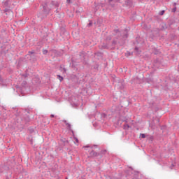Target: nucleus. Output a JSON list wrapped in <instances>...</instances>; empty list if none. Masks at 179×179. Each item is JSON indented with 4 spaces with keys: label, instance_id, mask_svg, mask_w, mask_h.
Returning a JSON list of instances; mask_svg holds the SVG:
<instances>
[{
    "label": "nucleus",
    "instance_id": "nucleus-27",
    "mask_svg": "<svg viewBox=\"0 0 179 179\" xmlns=\"http://www.w3.org/2000/svg\"><path fill=\"white\" fill-rule=\"evenodd\" d=\"M22 87H24V89H25L26 86H27V81L24 80L22 84H21Z\"/></svg>",
    "mask_w": 179,
    "mask_h": 179
},
{
    "label": "nucleus",
    "instance_id": "nucleus-1",
    "mask_svg": "<svg viewBox=\"0 0 179 179\" xmlns=\"http://www.w3.org/2000/svg\"><path fill=\"white\" fill-rule=\"evenodd\" d=\"M42 10L38 14V17L41 19V20H43L45 19L50 13H51L52 8L50 6V1H45L41 4Z\"/></svg>",
    "mask_w": 179,
    "mask_h": 179
},
{
    "label": "nucleus",
    "instance_id": "nucleus-22",
    "mask_svg": "<svg viewBox=\"0 0 179 179\" xmlns=\"http://www.w3.org/2000/svg\"><path fill=\"white\" fill-rule=\"evenodd\" d=\"M79 56L80 57V58H85V57H86V52H85L84 51H81L79 52Z\"/></svg>",
    "mask_w": 179,
    "mask_h": 179
},
{
    "label": "nucleus",
    "instance_id": "nucleus-45",
    "mask_svg": "<svg viewBox=\"0 0 179 179\" xmlns=\"http://www.w3.org/2000/svg\"><path fill=\"white\" fill-rule=\"evenodd\" d=\"M95 55H97V57H100V55H101V52H97L96 53H95Z\"/></svg>",
    "mask_w": 179,
    "mask_h": 179
},
{
    "label": "nucleus",
    "instance_id": "nucleus-59",
    "mask_svg": "<svg viewBox=\"0 0 179 179\" xmlns=\"http://www.w3.org/2000/svg\"><path fill=\"white\" fill-rule=\"evenodd\" d=\"M158 122H160V120L157 119Z\"/></svg>",
    "mask_w": 179,
    "mask_h": 179
},
{
    "label": "nucleus",
    "instance_id": "nucleus-40",
    "mask_svg": "<svg viewBox=\"0 0 179 179\" xmlns=\"http://www.w3.org/2000/svg\"><path fill=\"white\" fill-rule=\"evenodd\" d=\"M27 139L29 141L31 145H33V138H31V137H28Z\"/></svg>",
    "mask_w": 179,
    "mask_h": 179
},
{
    "label": "nucleus",
    "instance_id": "nucleus-21",
    "mask_svg": "<svg viewBox=\"0 0 179 179\" xmlns=\"http://www.w3.org/2000/svg\"><path fill=\"white\" fill-rule=\"evenodd\" d=\"M111 40H113V36L109 35V36H106V43H110V41H111Z\"/></svg>",
    "mask_w": 179,
    "mask_h": 179
},
{
    "label": "nucleus",
    "instance_id": "nucleus-17",
    "mask_svg": "<svg viewBox=\"0 0 179 179\" xmlns=\"http://www.w3.org/2000/svg\"><path fill=\"white\" fill-rule=\"evenodd\" d=\"M120 121H122V122H128V117L120 116L117 121L118 124H120Z\"/></svg>",
    "mask_w": 179,
    "mask_h": 179
},
{
    "label": "nucleus",
    "instance_id": "nucleus-20",
    "mask_svg": "<svg viewBox=\"0 0 179 179\" xmlns=\"http://www.w3.org/2000/svg\"><path fill=\"white\" fill-rule=\"evenodd\" d=\"M62 142H63V145L64 146H66V145H68L69 143V141H68L66 138H62Z\"/></svg>",
    "mask_w": 179,
    "mask_h": 179
},
{
    "label": "nucleus",
    "instance_id": "nucleus-8",
    "mask_svg": "<svg viewBox=\"0 0 179 179\" xmlns=\"http://www.w3.org/2000/svg\"><path fill=\"white\" fill-rule=\"evenodd\" d=\"M61 3H59L58 1H54L52 0L51 1H49V5L51 7V9L56 8H59V5Z\"/></svg>",
    "mask_w": 179,
    "mask_h": 179
},
{
    "label": "nucleus",
    "instance_id": "nucleus-55",
    "mask_svg": "<svg viewBox=\"0 0 179 179\" xmlns=\"http://www.w3.org/2000/svg\"><path fill=\"white\" fill-rule=\"evenodd\" d=\"M173 82H175V83L177 82V79L174 78Z\"/></svg>",
    "mask_w": 179,
    "mask_h": 179
},
{
    "label": "nucleus",
    "instance_id": "nucleus-18",
    "mask_svg": "<svg viewBox=\"0 0 179 179\" xmlns=\"http://www.w3.org/2000/svg\"><path fill=\"white\" fill-rule=\"evenodd\" d=\"M166 24L168 25V27L170 29H171V26H173V24H174V20H169L168 21V23H166Z\"/></svg>",
    "mask_w": 179,
    "mask_h": 179
},
{
    "label": "nucleus",
    "instance_id": "nucleus-44",
    "mask_svg": "<svg viewBox=\"0 0 179 179\" xmlns=\"http://www.w3.org/2000/svg\"><path fill=\"white\" fill-rule=\"evenodd\" d=\"M172 12L174 13L176 12H177V7H174L173 9H172Z\"/></svg>",
    "mask_w": 179,
    "mask_h": 179
},
{
    "label": "nucleus",
    "instance_id": "nucleus-13",
    "mask_svg": "<svg viewBox=\"0 0 179 179\" xmlns=\"http://www.w3.org/2000/svg\"><path fill=\"white\" fill-rule=\"evenodd\" d=\"M152 54H154L155 55H159L160 54V50H159V49L153 46H152Z\"/></svg>",
    "mask_w": 179,
    "mask_h": 179
},
{
    "label": "nucleus",
    "instance_id": "nucleus-2",
    "mask_svg": "<svg viewBox=\"0 0 179 179\" xmlns=\"http://www.w3.org/2000/svg\"><path fill=\"white\" fill-rule=\"evenodd\" d=\"M117 40H118V37L113 38L111 42L103 43L101 45H99V50H115V47H117V44H118Z\"/></svg>",
    "mask_w": 179,
    "mask_h": 179
},
{
    "label": "nucleus",
    "instance_id": "nucleus-42",
    "mask_svg": "<svg viewBox=\"0 0 179 179\" xmlns=\"http://www.w3.org/2000/svg\"><path fill=\"white\" fill-rule=\"evenodd\" d=\"M120 88L121 90H122V89H124V84H122V83H120Z\"/></svg>",
    "mask_w": 179,
    "mask_h": 179
},
{
    "label": "nucleus",
    "instance_id": "nucleus-12",
    "mask_svg": "<svg viewBox=\"0 0 179 179\" xmlns=\"http://www.w3.org/2000/svg\"><path fill=\"white\" fill-rule=\"evenodd\" d=\"M120 0H108L109 6L111 8H115V2H118Z\"/></svg>",
    "mask_w": 179,
    "mask_h": 179
},
{
    "label": "nucleus",
    "instance_id": "nucleus-16",
    "mask_svg": "<svg viewBox=\"0 0 179 179\" xmlns=\"http://www.w3.org/2000/svg\"><path fill=\"white\" fill-rule=\"evenodd\" d=\"M52 51L55 54V57H62V52L57 50H52Z\"/></svg>",
    "mask_w": 179,
    "mask_h": 179
},
{
    "label": "nucleus",
    "instance_id": "nucleus-31",
    "mask_svg": "<svg viewBox=\"0 0 179 179\" xmlns=\"http://www.w3.org/2000/svg\"><path fill=\"white\" fill-rule=\"evenodd\" d=\"M145 82L147 83H152V82H153V79L150 78H148L145 79Z\"/></svg>",
    "mask_w": 179,
    "mask_h": 179
},
{
    "label": "nucleus",
    "instance_id": "nucleus-24",
    "mask_svg": "<svg viewBox=\"0 0 179 179\" xmlns=\"http://www.w3.org/2000/svg\"><path fill=\"white\" fill-rule=\"evenodd\" d=\"M147 138H148V139L151 141V142H153V140L155 139V137L153 136H150L149 134H147Z\"/></svg>",
    "mask_w": 179,
    "mask_h": 179
},
{
    "label": "nucleus",
    "instance_id": "nucleus-25",
    "mask_svg": "<svg viewBox=\"0 0 179 179\" xmlns=\"http://www.w3.org/2000/svg\"><path fill=\"white\" fill-rule=\"evenodd\" d=\"M59 68H60L59 70L61 71V72H63V73H66V69L65 67L63 68L62 66H60Z\"/></svg>",
    "mask_w": 179,
    "mask_h": 179
},
{
    "label": "nucleus",
    "instance_id": "nucleus-9",
    "mask_svg": "<svg viewBox=\"0 0 179 179\" xmlns=\"http://www.w3.org/2000/svg\"><path fill=\"white\" fill-rule=\"evenodd\" d=\"M129 30L130 29L128 28L124 29V34L122 35L123 40H126V38H128V37H129Z\"/></svg>",
    "mask_w": 179,
    "mask_h": 179
},
{
    "label": "nucleus",
    "instance_id": "nucleus-29",
    "mask_svg": "<svg viewBox=\"0 0 179 179\" xmlns=\"http://www.w3.org/2000/svg\"><path fill=\"white\" fill-rule=\"evenodd\" d=\"M99 64H96L94 66H92L93 69H95V71H99Z\"/></svg>",
    "mask_w": 179,
    "mask_h": 179
},
{
    "label": "nucleus",
    "instance_id": "nucleus-6",
    "mask_svg": "<svg viewBox=\"0 0 179 179\" xmlns=\"http://www.w3.org/2000/svg\"><path fill=\"white\" fill-rule=\"evenodd\" d=\"M149 105L150 108L155 113H157L159 111V103H156L155 100H151L149 101Z\"/></svg>",
    "mask_w": 179,
    "mask_h": 179
},
{
    "label": "nucleus",
    "instance_id": "nucleus-54",
    "mask_svg": "<svg viewBox=\"0 0 179 179\" xmlns=\"http://www.w3.org/2000/svg\"><path fill=\"white\" fill-rule=\"evenodd\" d=\"M96 23H100V19H97Z\"/></svg>",
    "mask_w": 179,
    "mask_h": 179
},
{
    "label": "nucleus",
    "instance_id": "nucleus-28",
    "mask_svg": "<svg viewBox=\"0 0 179 179\" xmlns=\"http://www.w3.org/2000/svg\"><path fill=\"white\" fill-rule=\"evenodd\" d=\"M28 131H29V134H34V129L31 127L28 128Z\"/></svg>",
    "mask_w": 179,
    "mask_h": 179
},
{
    "label": "nucleus",
    "instance_id": "nucleus-15",
    "mask_svg": "<svg viewBox=\"0 0 179 179\" xmlns=\"http://www.w3.org/2000/svg\"><path fill=\"white\" fill-rule=\"evenodd\" d=\"M3 3V8H10L11 1L10 0H6Z\"/></svg>",
    "mask_w": 179,
    "mask_h": 179
},
{
    "label": "nucleus",
    "instance_id": "nucleus-62",
    "mask_svg": "<svg viewBox=\"0 0 179 179\" xmlns=\"http://www.w3.org/2000/svg\"><path fill=\"white\" fill-rule=\"evenodd\" d=\"M94 24H96V22H94Z\"/></svg>",
    "mask_w": 179,
    "mask_h": 179
},
{
    "label": "nucleus",
    "instance_id": "nucleus-32",
    "mask_svg": "<svg viewBox=\"0 0 179 179\" xmlns=\"http://www.w3.org/2000/svg\"><path fill=\"white\" fill-rule=\"evenodd\" d=\"M123 128H124V129H127V130H128V129H129V124H124V125H123Z\"/></svg>",
    "mask_w": 179,
    "mask_h": 179
},
{
    "label": "nucleus",
    "instance_id": "nucleus-52",
    "mask_svg": "<svg viewBox=\"0 0 179 179\" xmlns=\"http://www.w3.org/2000/svg\"><path fill=\"white\" fill-rule=\"evenodd\" d=\"M67 3H71V0H66Z\"/></svg>",
    "mask_w": 179,
    "mask_h": 179
},
{
    "label": "nucleus",
    "instance_id": "nucleus-48",
    "mask_svg": "<svg viewBox=\"0 0 179 179\" xmlns=\"http://www.w3.org/2000/svg\"><path fill=\"white\" fill-rule=\"evenodd\" d=\"M110 179H121V178H118V177H112V178H110Z\"/></svg>",
    "mask_w": 179,
    "mask_h": 179
},
{
    "label": "nucleus",
    "instance_id": "nucleus-51",
    "mask_svg": "<svg viewBox=\"0 0 179 179\" xmlns=\"http://www.w3.org/2000/svg\"><path fill=\"white\" fill-rule=\"evenodd\" d=\"M54 117H55V115H54L53 114H51L50 115V118H54Z\"/></svg>",
    "mask_w": 179,
    "mask_h": 179
},
{
    "label": "nucleus",
    "instance_id": "nucleus-7",
    "mask_svg": "<svg viewBox=\"0 0 179 179\" xmlns=\"http://www.w3.org/2000/svg\"><path fill=\"white\" fill-rule=\"evenodd\" d=\"M122 6L127 8L128 9H131V8H135V6H134V0H125Z\"/></svg>",
    "mask_w": 179,
    "mask_h": 179
},
{
    "label": "nucleus",
    "instance_id": "nucleus-35",
    "mask_svg": "<svg viewBox=\"0 0 179 179\" xmlns=\"http://www.w3.org/2000/svg\"><path fill=\"white\" fill-rule=\"evenodd\" d=\"M89 22H90V23L87 24V27H92V26H93V21L89 20Z\"/></svg>",
    "mask_w": 179,
    "mask_h": 179
},
{
    "label": "nucleus",
    "instance_id": "nucleus-47",
    "mask_svg": "<svg viewBox=\"0 0 179 179\" xmlns=\"http://www.w3.org/2000/svg\"><path fill=\"white\" fill-rule=\"evenodd\" d=\"M57 9L55 10L56 13H59V8H56Z\"/></svg>",
    "mask_w": 179,
    "mask_h": 179
},
{
    "label": "nucleus",
    "instance_id": "nucleus-26",
    "mask_svg": "<svg viewBox=\"0 0 179 179\" xmlns=\"http://www.w3.org/2000/svg\"><path fill=\"white\" fill-rule=\"evenodd\" d=\"M99 145H93V146H91V145H85V146H84L83 148H84V149H86V148H91V149H93V147L94 148H97Z\"/></svg>",
    "mask_w": 179,
    "mask_h": 179
},
{
    "label": "nucleus",
    "instance_id": "nucleus-5",
    "mask_svg": "<svg viewBox=\"0 0 179 179\" xmlns=\"http://www.w3.org/2000/svg\"><path fill=\"white\" fill-rule=\"evenodd\" d=\"M27 59L30 62H32V64H34L37 61V53L35 50L29 51L27 55Z\"/></svg>",
    "mask_w": 179,
    "mask_h": 179
},
{
    "label": "nucleus",
    "instance_id": "nucleus-11",
    "mask_svg": "<svg viewBox=\"0 0 179 179\" xmlns=\"http://www.w3.org/2000/svg\"><path fill=\"white\" fill-rule=\"evenodd\" d=\"M20 76L22 79H26L27 78H29V76H30V74H29V70L26 69L24 73L20 74Z\"/></svg>",
    "mask_w": 179,
    "mask_h": 179
},
{
    "label": "nucleus",
    "instance_id": "nucleus-23",
    "mask_svg": "<svg viewBox=\"0 0 179 179\" xmlns=\"http://www.w3.org/2000/svg\"><path fill=\"white\" fill-rule=\"evenodd\" d=\"M66 33V29L64 27L60 28V34H65Z\"/></svg>",
    "mask_w": 179,
    "mask_h": 179
},
{
    "label": "nucleus",
    "instance_id": "nucleus-61",
    "mask_svg": "<svg viewBox=\"0 0 179 179\" xmlns=\"http://www.w3.org/2000/svg\"><path fill=\"white\" fill-rule=\"evenodd\" d=\"M171 167H174V164H172Z\"/></svg>",
    "mask_w": 179,
    "mask_h": 179
},
{
    "label": "nucleus",
    "instance_id": "nucleus-53",
    "mask_svg": "<svg viewBox=\"0 0 179 179\" xmlns=\"http://www.w3.org/2000/svg\"><path fill=\"white\" fill-rule=\"evenodd\" d=\"M173 6L176 7L177 6V3H173Z\"/></svg>",
    "mask_w": 179,
    "mask_h": 179
},
{
    "label": "nucleus",
    "instance_id": "nucleus-33",
    "mask_svg": "<svg viewBox=\"0 0 179 179\" xmlns=\"http://www.w3.org/2000/svg\"><path fill=\"white\" fill-rule=\"evenodd\" d=\"M140 137H141L142 139H145V138H148V135L145 134H140Z\"/></svg>",
    "mask_w": 179,
    "mask_h": 179
},
{
    "label": "nucleus",
    "instance_id": "nucleus-46",
    "mask_svg": "<svg viewBox=\"0 0 179 179\" xmlns=\"http://www.w3.org/2000/svg\"><path fill=\"white\" fill-rule=\"evenodd\" d=\"M101 117H103V118H106V117H107V115L106 113H102Z\"/></svg>",
    "mask_w": 179,
    "mask_h": 179
},
{
    "label": "nucleus",
    "instance_id": "nucleus-14",
    "mask_svg": "<svg viewBox=\"0 0 179 179\" xmlns=\"http://www.w3.org/2000/svg\"><path fill=\"white\" fill-rule=\"evenodd\" d=\"M63 122L65 123V124L66 125L67 129L69 131H70L71 132H72V134H73V130L71 128V124L68 123V122L66 120H63Z\"/></svg>",
    "mask_w": 179,
    "mask_h": 179
},
{
    "label": "nucleus",
    "instance_id": "nucleus-10",
    "mask_svg": "<svg viewBox=\"0 0 179 179\" xmlns=\"http://www.w3.org/2000/svg\"><path fill=\"white\" fill-rule=\"evenodd\" d=\"M160 27H161V30L162 31H164L165 30H170L169 25H167V23H166V22H162L160 24Z\"/></svg>",
    "mask_w": 179,
    "mask_h": 179
},
{
    "label": "nucleus",
    "instance_id": "nucleus-60",
    "mask_svg": "<svg viewBox=\"0 0 179 179\" xmlns=\"http://www.w3.org/2000/svg\"><path fill=\"white\" fill-rule=\"evenodd\" d=\"M136 43H137V44H139V42H138V41H136Z\"/></svg>",
    "mask_w": 179,
    "mask_h": 179
},
{
    "label": "nucleus",
    "instance_id": "nucleus-34",
    "mask_svg": "<svg viewBox=\"0 0 179 179\" xmlns=\"http://www.w3.org/2000/svg\"><path fill=\"white\" fill-rule=\"evenodd\" d=\"M11 11H12V10L9 7H6V8L3 10V12H5V13H6V12H11Z\"/></svg>",
    "mask_w": 179,
    "mask_h": 179
},
{
    "label": "nucleus",
    "instance_id": "nucleus-4",
    "mask_svg": "<svg viewBox=\"0 0 179 179\" xmlns=\"http://www.w3.org/2000/svg\"><path fill=\"white\" fill-rule=\"evenodd\" d=\"M106 153H107V150H101L100 152H97L92 150L90 152V157H91V159H96L98 162H101Z\"/></svg>",
    "mask_w": 179,
    "mask_h": 179
},
{
    "label": "nucleus",
    "instance_id": "nucleus-56",
    "mask_svg": "<svg viewBox=\"0 0 179 179\" xmlns=\"http://www.w3.org/2000/svg\"><path fill=\"white\" fill-rule=\"evenodd\" d=\"M27 114H30V110H27Z\"/></svg>",
    "mask_w": 179,
    "mask_h": 179
},
{
    "label": "nucleus",
    "instance_id": "nucleus-30",
    "mask_svg": "<svg viewBox=\"0 0 179 179\" xmlns=\"http://www.w3.org/2000/svg\"><path fill=\"white\" fill-rule=\"evenodd\" d=\"M57 79H59V80L60 81V82H62V80H64V77H62L61 75H59V74H58L57 76Z\"/></svg>",
    "mask_w": 179,
    "mask_h": 179
},
{
    "label": "nucleus",
    "instance_id": "nucleus-38",
    "mask_svg": "<svg viewBox=\"0 0 179 179\" xmlns=\"http://www.w3.org/2000/svg\"><path fill=\"white\" fill-rule=\"evenodd\" d=\"M165 13H166V10H162L159 11V15L160 16H163V15H164Z\"/></svg>",
    "mask_w": 179,
    "mask_h": 179
},
{
    "label": "nucleus",
    "instance_id": "nucleus-57",
    "mask_svg": "<svg viewBox=\"0 0 179 179\" xmlns=\"http://www.w3.org/2000/svg\"><path fill=\"white\" fill-rule=\"evenodd\" d=\"M129 169H131V170H134V169L132 168V166H130Z\"/></svg>",
    "mask_w": 179,
    "mask_h": 179
},
{
    "label": "nucleus",
    "instance_id": "nucleus-43",
    "mask_svg": "<svg viewBox=\"0 0 179 179\" xmlns=\"http://www.w3.org/2000/svg\"><path fill=\"white\" fill-rule=\"evenodd\" d=\"M113 31H114V33H115L116 34H118V33H120V29H114Z\"/></svg>",
    "mask_w": 179,
    "mask_h": 179
},
{
    "label": "nucleus",
    "instance_id": "nucleus-41",
    "mask_svg": "<svg viewBox=\"0 0 179 179\" xmlns=\"http://www.w3.org/2000/svg\"><path fill=\"white\" fill-rule=\"evenodd\" d=\"M3 173V166L0 165V174H2Z\"/></svg>",
    "mask_w": 179,
    "mask_h": 179
},
{
    "label": "nucleus",
    "instance_id": "nucleus-50",
    "mask_svg": "<svg viewBox=\"0 0 179 179\" xmlns=\"http://www.w3.org/2000/svg\"><path fill=\"white\" fill-rule=\"evenodd\" d=\"M161 129H166V126H164H164H162V127H161Z\"/></svg>",
    "mask_w": 179,
    "mask_h": 179
},
{
    "label": "nucleus",
    "instance_id": "nucleus-19",
    "mask_svg": "<svg viewBox=\"0 0 179 179\" xmlns=\"http://www.w3.org/2000/svg\"><path fill=\"white\" fill-rule=\"evenodd\" d=\"M72 103L74 104V106L78 105V99H76V96H72L71 97Z\"/></svg>",
    "mask_w": 179,
    "mask_h": 179
},
{
    "label": "nucleus",
    "instance_id": "nucleus-36",
    "mask_svg": "<svg viewBox=\"0 0 179 179\" xmlns=\"http://www.w3.org/2000/svg\"><path fill=\"white\" fill-rule=\"evenodd\" d=\"M154 64H155V65H159V64H160V60L159 59H155Z\"/></svg>",
    "mask_w": 179,
    "mask_h": 179
},
{
    "label": "nucleus",
    "instance_id": "nucleus-37",
    "mask_svg": "<svg viewBox=\"0 0 179 179\" xmlns=\"http://www.w3.org/2000/svg\"><path fill=\"white\" fill-rule=\"evenodd\" d=\"M134 51H136V52H137V54H141V50H139V48H138L136 46L134 48Z\"/></svg>",
    "mask_w": 179,
    "mask_h": 179
},
{
    "label": "nucleus",
    "instance_id": "nucleus-58",
    "mask_svg": "<svg viewBox=\"0 0 179 179\" xmlns=\"http://www.w3.org/2000/svg\"><path fill=\"white\" fill-rule=\"evenodd\" d=\"M137 1H139L140 2H142V1H143V0H137Z\"/></svg>",
    "mask_w": 179,
    "mask_h": 179
},
{
    "label": "nucleus",
    "instance_id": "nucleus-39",
    "mask_svg": "<svg viewBox=\"0 0 179 179\" xmlns=\"http://www.w3.org/2000/svg\"><path fill=\"white\" fill-rule=\"evenodd\" d=\"M43 55H47V54H48V50H47V49H43Z\"/></svg>",
    "mask_w": 179,
    "mask_h": 179
},
{
    "label": "nucleus",
    "instance_id": "nucleus-49",
    "mask_svg": "<svg viewBox=\"0 0 179 179\" xmlns=\"http://www.w3.org/2000/svg\"><path fill=\"white\" fill-rule=\"evenodd\" d=\"M74 139L76 140V142H77V143H79V139H78V138L75 137Z\"/></svg>",
    "mask_w": 179,
    "mask_h": 179
},
{
    "label": "nucleus",
    "instance_id": "nucleus-3",
    "mask_svg": "<svg viewBox=\"0 0 179 179\" xmlns=\"http://www.w3.org/2000/svg\"><path fill=\"white\" fill-rule=\"evenodd\" d=\"M30 116L27 114L23 115L22 116H17L16 118V122L21 125L22 129H24V127H29L30 125Z\"/></svg>",
    "mask_w": 179,
    "mask_h": 179
}]
</instances>
